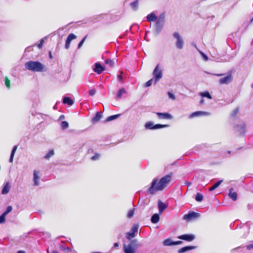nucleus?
I'll list each match as a JSON object with an SVG mask.
<instances>
[{"mask_svg":"<svg viewBox=\"0 0 253 253\" xmlns=\"http://www.w3.org/2000/svg\"><path fill=\"white\" fill-rule=\"evenodd\" d=\"M172 173L170 172L163 177H162L159 182L158 179L154 178L152 182L150 187L148 188L147 192L148 194L154 195L157 191L163 190L167 185L170 181L172 178Z\"/></svg>","mask_w":253,"mask_h":253,"instance_id":"nucleus-1","label":"nucleus"},{"mask_svg":"<svg viewBox=\"0 0 253 253\" xmlns=\"http://www.w3.org/2000/svg\"><path fill=\"white\" fill-rule=\"evenodd\" d=\"M25 68L33 72H44L47 71L46 66L38 61H29L25 63Z\"/></svg>","mask_w":253,"mask_h":253,"instance_id":"nucleus-2","label":"nucleus"},{"mask_svg":"<svg viewBox=\"0 0 253 253\" xmlns=\"http://www.w3.org/2000/svg\"><path fill=\"white\" fill-rule=\"evenodd\" d=\"M166 22L165 13H161L158 16V18L155 21L154 25V32L158 35L162 31Z\"/></svg>","mask_w":253,"mask_h":253,"instance_id":"nucleus-3","label":"nucleus"},{"mask_svg":"<svg viewBox=\"0 0 253 253\" xmlns=\"http://www.w3.org/2000/svg\"><path fill=\"white\" fill-rule=\"evenodd\" d=\"M138 248V244L137 239L130 240L128 245H123V251L125 253H135L136 250Z\"/></svg>","mask_w":253,"mask_h":253,"instance_id":"nucleus-4","label":"nucleus"},{"mask_svg":"<svg viewBox=\"0 0 253 253\" xmlns=\"http://www.w3.org/2000/svg\"><path fill=\"white\" fill-rule=\"evenodd\" d=\"M173 37L176 39L175 46L178 49H182L184 47V42L179 33L175 32L172 34Z\"/></svg>","mask_w":253,"mask_h":253,"instance_id":"nucleus-5","label":"nucleus"},{"mask_svg":"<svg viewBox=\"0 0 253 253\" xmlns=\"http://www.w3.org/2000/svg\"><path fill=\"white\" fill-rule=\"evenodd\" d=\"M152 74L154 79V84H156L163 77V70L160 68L159 64L156 65Z\"/></svg>","mask_w":253,"mask_h":253,"instance_id":"nucleus-6","label":"nucleus"},{"mask_svg":"<svg viewBox=\"0 0 253 253\" xmlns=\"http://www.w3.org/2000/svg\"><path fill=\"white\" fill-rule=\"evenodd\" d=\"M200 216V213L193 211H190L187 214H186L183 216V219L189 221L193 219L198 218Z\"/></svg>","mask_w":253,"mask_h":253,"instance_id":"nucleus-7","label":"nucleus"},{"mask_svg":"<svg viewBox=\"0 0 253 253\" xmlns=\"http://www.w3.org/2000/svg\"><path fill=\"white\" fill-rule=\"evenodd\" d=\"M233 80V76L231 73H229L228 75L219 80V83L221 84H227L230 83Z\"/></svg>","mask_w":253,"mask_h":253,"instance_id":"nucleus-8","label":"nucleus"},{"mask_svg":"<svg viewBox=\"0 0 253 253\" xmlns=\"http://www.w3.org/2000/svg\"><path fill=\"white\" fill-rule=\"evenodd\" d=\"M178 238L187 242H191L195 239V236L192 234H185L179 236Z\"/></svg>","mask_w":253,"mask_h":253,"instance_id":"nucleus-9","label":"nucleus"},{"mask_svg":"<svg viewBox=\"0 0 253 253\" xmlns=\"http://www.w3.org/2000/svg\"><path fill=\"white\" fill-rule=\"evenodd\" d=\"M155 113L159 119L170 120L172 119V115L169 113L156 112Z\"/></svg>","mask_w":253,"mask_h":253,"instance_id":"nucleus-10","label":"nucleus"},{"mask_svg":"<svg viewBox=\"0 0 253 253\" xmlns=\"http://www.w3.org/2000/svg\"><path fill=\"white\" fill-rule=\"evenodd\" d=\"M101 17H102V16L100 15L99 16H97L96 18L92 19L91 20H90V18H89L88 19H83L82 20H80V25L89 24L92 21H93V23H95L97 21H100V19Z\"/></svg>","mask_w":253,"mask_h":253,"instance_id":"nucleus-11","label":"nucleus"},{"mask_svg":"<svg viewBox=\"0 0 253 253\" xmlns=\"http://www.w3.org/2000/svg\"><path fill=\"white\" fill-rule=\"evenodd\" d=\"M104 70L103 66L99 62L94 64L93 70L98 74H100Z\"/></svg>","mask_w":253,"mask_h":253,"instance_id":"nucleus-12","label":"nucleus"},{"mask_svg":"<svg viewBox=\"0 0 253 253\" xmlns=\"http://www.w3.org/2000/svg\"><path fill=\"white\" fill-rule=\"evenodd\" d=\"M235 128L240 135H244L246 132V125L242 123L241 125H236Z\"/></svg>","mask_w":253,"mask_h":253,"instance_id":"nucleus-13","label":"nucleus"},{"mask_svg":"<svg viewBox=\"0 0 253 253\" xmlns=\"http://www.w3.org/2000/svg\"><path fill=\"white\" fill-rule=\"evenodd\" d=\"M210 115V113L208 112L205 111H196L195 112L192 113L190 116L189 118H193L196 117H199L201 116H208Z\"/></svg>","mask_w":253,"mask_h":253,"instance_id":"nucleus-14","label":"nucleus"},{"mask_svg":"<svg viewBox=\"0 0 253 253\" xmlns=\"http://www.w3.org/2000/svg\"><path fill=\"white\" fill-rule=\"evenodd\" d=\"M77 38V36L74 34H70L68 35L65 42V47L66 49L69 48L70 43L73 40Z\"/></svg>","mask_w":253,"mask_h":253,"instance_id":"nucleus-15","label":"nucleus"},{"mask_svg":"<svg viewBox=\"0 0 253 253\" xmlns=\"http://www.w3.org/2000/svg\"><path fill=\"white\" fill-rule=\"evenodd\" d=\"M234 188L231 187L229 190L228 196L233 201H235L238 198V194L236 192H233Z\"/></svg>","mask_w":253,"mask_h":253,"instance_id":"nucleus-16","label":"nucleus"},{"mask_svg":"<svg viewBox=\"0 0 253 253\" xmlns=\"http://www.w3.org/2000/svg\"><path fill=\"white\" fill-rule=\"evenodd\" d=\"M158 18V16L156 15L154 12H152L146 16L147 20L149 22L155 21Z\"/></svg>","mask_w":253,"mask_h":253,"instance_id":"nucleus-17","label":"nucleus"},{"mask_svg":"<svg viewBox=\"0 0 253 253\" xmlns=\"http://www.w3.org/2000/svg\"><path fill=\"white\" fill-rule=\"evenodd\" d=\"M196 248V246H188L181 248L178 251V253H184L187 251L194 250Z\"/></svg>","mask_w":253,"mask_h":253,"instance_id":"nucleus-18","label":"nucleus"},{"mask_svg":"<svg viewBox=\"0 0 253 253\" xmlns=\"http://www.w3.org/2000/svg\"><path fill=\"white\" fill-rule=\"evenodd\" d=\"M39 171L36 170L34 171L33 176H34V184L35 186L39 185Z\"/></svg>","mask_w":253,"mask_h":253,"instance_id":"nucleus-19","label":"nucleus"},{"mask_svg":"<svg viewBox=\"0 0 253 253\" xmlns=\"http://www.w3.org/2000/svg\"><path fill=\"white\" fill-rule=\"evenodd\" d=\"M158 206L160 213H161L167 208V206L160 200L158 202Z\"/></svg>","mask_w":253,"mask_h":253,"instance_id":"nucleus-20","label":"nucleus"},{"mask_svg":"<svg viewBox=\"0 0 253 253\" xmlns=\"http://www.w3.org/2000/svg\"><path fill=\"white\" fill-rule=\"evenodd\" d=\"M63 103L65 104L71 106L74 104V101L70 97L64 96L63 98Z\"/></svg>","mask_w":253,"mask_h":253,"instance_id":"nucleus-21","label":"nucleus"},{"mask_svg":"<svg viewBox=\"0 0 253 253\" xmlns=\"http://www.w3.org/2000/svg\"><path fill=\"white\" fill-rule=\"evenodd\" d=\"M139 0H135L130 3V6L132 10L137 11L138 9Z\"/></svg>","mask_w":253,"mask_h":253,"instance_id":"nucleus-22","label":"nucleus"},{"mask_svg":"<svg viewBox=\"0 0 253 253\" xmlns=\"http://www.w3.org/2000/svg\"><path fill=\"white\" fill-rule=\"evenodd\" d=\"M160 220V215L158 213H155L151 216V221L152 223L156 224L159 222Z\"/></svg>","mask_w":253,"mask_h":253,"instance_id":"nucleus-23","label":"nucleus"},{"mask_svg":"<svg viewBox=\"0 0 253 253\" xmlns=\"http://www.w3.org/2000/svg\"><path fill=\"white\" fill-rule=\"evenodd\" d=\"M101 117L102 115L101 113L99 112H97L96 113L95 116L92 119L91 121L93 123H97L100 120Z\"/></svg>","mask_w":253,"mask_h":253,"instance_id":"nucleus-24","label":"nucleus"},{"mask_svg":"<svg viewBox=\"0 0 253 253\" xmlns=\"http://www.w3.org/2000/svg\"><path fill=\"white\" fill-rule=\"evenodd\" d=\"M9 189L10 186L9 185V183L6 182L2 189L1 193L3 195L6 194L9 192Z\"/></svg>","mask_w":253,"mask_h":253,"instance_id":"nucleus-25","label":"nucleus"},{"mask_svg":"<svg viewBox=\"0 0 253 253\" xmlns=\"http://www.w3.org/2000/svg\"><path fill=\"white\" fill-rule=\"evenodd\" d=\"M222 182V180H218L217 181L215 182L211 187L209 188V190L210 191H213L220 185Z\"/></svg>","mask_w":253,"mask_h":253,"instance_id":"nucleus-26","label":"nucleus"},{"mask_svg":"<svg viewBox=\"0 0 253 253\" xmlns=\"http://www.w3.org/2000/svg\"><path fill=\"white\" fill-rule=\"evenodd\" d=\"M17 146H14L11 152L10 158H9V162L12 163L13 161V157L15 155V152L17 150Z\"/></svg>","mask_w":253,"mask_h":253,"instance_id":"nucleus-27","label":"nucleus"},{"mask_svg":"<svg viewBox=\"0 0 253 253\" xmlns=\"http://www.w3.org/2000/svg\"><path fill=\"white\" fill-rule=\"evenodd\" d=\"M155 125L152 122H148L145 124V127L147 129H154Z\"/></svg>","mask_w":253,"mask_h":253,"instance_id":"nucleus-28","label":"nucleus"},{"mask_svg":"<svg viewBox=\"0 0 253 253\" xmlns=\"http://www.w3.org/2000/svg\"><path fill=\"white\" fill-rule=\"evenodd\" d=\"M126 92V89L124 88H120L117 94V97L118 98H121L123 94H125Z\"/></svg>","mask_w":253,"mask_h":253,"instance_id":"nucleus-29","label":"nucleus"},{"mask_svg":"<svg viewBox=\"0 0 253 253\" xmlns=\"http://www.w3.org/2000/svg\"><path fill=\"white\" fill-rule=\"evenodd\" d=\"M163 244L166 246H173V241L171 239H167L164 240Z\"/></svg>","mask_w":253,"mask_h":253,"instance_id":"nucleus-30","label":"nucleus"},{"mask_svg":"<svg viewBox=\"0 0 253 253\" xmlns=\"http://www.w3.org/2000/svg\"><path fill=\"white\" fill-rule=\"evenodd\" d=\"M200 95L203 97H207L209 99H211V95L210 94L209 91H205L204 92H201Z\"/></svg>","mask_w":253,"mask_h":253,"instance_id":"nucleus-31","label":"nucleus"},{"mask_svg":"<svg viewBox=\"0 0 253 253\" xmlns=\"http://www.w3.org/2000/svg\"><path fill=\"white\" fill-rule=\"evenodd\" d=\"M120 116V114H116V115H114L109 116L108 117H107L106 118L105 121L108 122H110V121L114 120L117 119Z\"/></svg>","mask_w":253,"mask_h":253,"instance_id":"nucleus-32","label":"nucleus"},{"mask_svg":"<svg viewBox=\"0 0 253 253\" xmlns=\"http://www.w3.org/2000/svg\"><path fill=\"white\" fill-rule=\"evenodd\" d=\"M135 236V234L134 233H132L131 232H128L126 233V238L130 241L131 239L134 238Z\"/></svg>","mask_w":253,"mask_h":253,"instance_id":"nucleus-33","label":"nucleus"},{"mask_svg":"<svg viewBox=\"0 0 253 253\" xmlns=\"http://www.w3.org/2000/svg\"><path fill=\"white\" fill-rule=\"evenodd\" d=\"M54 154V152L53 150H50L48 151V152L44 156V158L48 160L50 157L53 156Z\"/></svg>","mask_w":253,"mask_h":253,"instance_id":"nucleus-34","label":"nucleus"},{"mask_svg":"<svg viewBox=\"0 0 253 253\" xmlns=\"http://www.w3.org/2000/svg\"><path fill=\"white\" fill-rule=\"evenodd\" d=\"M203 195L200 193H197L195 196V200L197 202H201L203 201Z\"/></svg>","mask_w":253,"mask_h":253,"instance_id":"nucleus-35","label":"nucleus"},{"mask_svg":"<svg viewBox=\"0 0 253 253\" xmlns=\"http://www.w3.org/2000/svg\"><path fill=\"white\" fill-rule=\"evenodd\" d=\"M169 126V125H161V124H156V125H155V126H154V129H160V128H165V127H168Z\"/></svg>","mask_w":253,"mask_h":253,"instance_id":"nucleus-36","label":"nucleus"},{"mask_svg":"<svg viewBox=\"0 0 253 253\" xmlns=\"http://www.w3.org/2000/svg\"><path fill=\"white\" fill-rule=\"evenodd\" d=\"M100 158V154L98 153H95L93 156L90 158V160L93 161L98 160Z\"/></svg>","mask_w":253,"mask_h":253,"instance_id":"nucleus-37","label":"nucleus"},{"mask_svg":"<svg viewBox=\"0 0 253 253\" xmlns=\"http://www.w3.org/2000/svg\"><path fill=\"white\" fill-rule=\"evenodd\" d=\"M69 124L66 121H63L61 123V127L62 129H66L68 127Z\"/></svg>","mask_w":253,"mask_h":253,"instance_id":"nucleus-38","label":"nucleus"},{"mask_svg":"<svg viewBox=\"0 0 253 253\" xmlns=\"http://www.w3.org/2000/svg\"><path fill=\"white\" fill-rule=\"evenodd\" d=\"M138 229V226L137 224H134L131 229V232L134 233L135 234V233L137 232Z\"/></svg>","mask_w":253,"mask_h":253,"instance_id":"nucleus-39","label":"nucleus"},{"mask_svg":"<svg viewBox=\"0 0 253 253\" xmlns=\"http://www.w3.org/2000/svg\"><path fill=\"white\" fill-rule=\"evenodd\" d=\"M12 210V206H9L6 208V210L2 213H3L4 215H6L8 213H9L10 211H11Z\"/></svg>","mask_w":253,"mask_h":253,"instance_id":"nucleus-40","label":"nucleus"},{"mask_svg":"<svg viewBox=\"0 0 253 253\" xmlns=\"http://www.w3.org/2000/svg\"><path fill=\"white\" fill-rule=\"evenodd\" d=\"M60 249L62 251H66L67 252H69L71 251V249L69 247H66L63 245H60L59 246Z\"/></svg>","mask_w":253,"mask_h":253,"instance_id":"nucleus-41","label":"nucleus"},{"mask_svg":"<svg viewBox=\"0 0 253 253\" xmlns=\"http://www.w3.org/2000/svg\"><path fill=\"white\" fill-rule=\"evenodd\" d=\"M4 82H5V84L6 87L8 89H9L10 88V81L9 80V79L7 77H5V78H4Z\"/></svg>","mask_w":253,"mask_h":253,"instance_id":"nucleus-42","label":"nucleus"},{"mask_svg":"<svg viewBox=\"0 0 253 253\" xmlns=\"http://www.w3.org/2000/svg\"><path fill=\"white\" fill-rule=\"evenodd\" d=\"M134 209H131L128 211L127 214V216L128 218H130L133 216V215H134Z\"/></svg>","mask_w":253,"mask_h":253,"instance_id":"nucleus-43","label":"nucleus"},{"mask_svg":"<svg viewBox=\"0 0 253 253\" xmlns=\"http://www.w3.org/2000/svg\"><path fill=\"white\" fill-rule=\"evenodd\" d=\"M5 216L6 215L3 213H2V214L0 215V224H2L5 222Z\"/></svg>","mask_w":253,"mask_h":253,"instance_id":"nucleus-44","label":"nucleus"},{"mask_svg":"<svg viewBox=\"0 0 253 253\" xmlns=\"http://www.w3.org/2000/svg\"><path fill=\"white\" fill-rule=\"evenodd\" d=\"M201 55L203 59V60L205 61H207L208 60V56L205 54L204 52L200 51Z\"/></svg>","mask_w":253,"mask_h":253,"instance_id":"nucleus-45","label":"nucleus"},{"mask_svg":"<svg viewBox=\"0 0 253 253\" xmlns=\"http://www.w3.org/2000/svg\"><path fill=\"white\" fill-rule=\"evenodd\" d=\"M153 81V79H151L150 80H149L148 81H147L145 84V86L149 87V86H151L152 85Z\"/></svg>","mask_w":253,"mask_h":253,"instance_id":"nucleus-46","label":"nucleus"},{"mask_svg":"<svg viewBox=\"0 0 253 253\" xmlns=\"http://www.w3.org/2000/svg\"><path fill=\"white\" fill-rule=\"evenodd\" d=\"M239 112V109L238 108H235L231 113V116L232 117H235Z\"/></svg>","mask_w":253,"mask_h":253,"instance_id":"nucleus-47","label":"nucleus"},{"mask_svg":"<svg viewBox=\"0 0 253 253\" xmlns=\"http://www.w3.org/2000/svg\"><path fill=\"white\" fill-rule=\"evenodd\" d=\"M105 63L109 64L111 66H112L114 64V62L111 59H106L105 60Z\"/></svg>","mask_w":253,"mask_h":253,"instance_id":"nucleus-48","label":"nucleus"},{"mask_svg":"<svg viewBox=\"0 0 253 253\" xmlns=\"http://www.w3.org/2000/svg\"><path fill=\"white\" fill-rule=\"evenodd\" d=\"M43 42H44V39H42L40 41V43H39V44H36V45H37V46H38L39 48H41L42 47Z\"/></svg>","mask_w":253,"mask_h":253,"instance_id":"nucleus-49","label":"nucleus"},{"mask_svg":"<svg viewBox=\"0 0 253 253\" xmlns=\"http://www.w3.org/2000/svg\"><path fill=\"white\" fill-rule=\"evenodd\" d=\"M168 95L170 98H171L173 100H174L175 99V95L173 93H172L170 92H168Z\"/></svg>","mask_w":253,"mask_h":253,"instance_id":"nucleus-50","label":"nucleus"},{"mask_svg":"<svg viewBox=\"0 0 253 253\" xmlns=\"http://www.w3.org/2000/svg\"><path fill=\"white\" fill-rule=\"evenodd\" d=\"M96 93V90L95 89H92L89 90V94L90 96L94 95Z\"/></svg>","mask_w":253,"mask_h":253,"instance_id":"nucleus-51","label":"nucleus"},{"mask_svg":"<svg viewBox=\"0 0 253 253\" xmlns=\"http://www.w3.org/2000/svg\"><path fill=\"white\" fill-rule=\"evenodd\" d=\"M183 243L181 241H173V245H177L181 244Z\"/></svg>","mask_w":253,"mask_h":253,"instance_id":"nucleus-52","label":"nucleus"},{"mask_svg":"<svg viewBox=\"0 0 253 253\" xmlns=\"http://www.w3.org/2000/svg\"><path fill=\"white\" fill-rule=\"evenodd\" d=\"M86 38V36H85L81 41H80V48L81 47V46H82L83 44L84 43V42L85 41V40Z\"/></svg>","mask_w":253,"mask_h":253,"instance_id":"nucleus-53","label":"nucleus"},{"mask_svg":"<svg viewBox=\"0 0 253 253\" xmlns=\"http://www.w3.org/2000/svg\"><path fill=\"white\" fill-rule=\"evenodd\" d=\"M118 80H119L120 82H123V76H122V75H118Z\"/></svg>","mask_w":253,"mask_h":253,"instance_id":"nucleus-54","label":"nucleus"},{"mask_svg":"<svg viewBox=\"0 0 253 253\" xmlns=\"http://www.w3.org/2000/svg\"><path fill=\"white\" fill-rule=\"evenodd\" d=\"M247 249L249 250H250L251 249L253 250V245L250 244L247 246Z\"/></svg>","mask_w":253,"mask_h":253,"instance_id":"nucleus-55","label":"nucleus"},{"mask_svg":"<svg viewBox=\"0 0 253 253\" xmlns=\"http://www.w3.org/2000/svg\"><path fill=\"white\" fill-rule=\"evenodd\" d=\"M119 247V243H115L113 245V247L112 248V250L113 249H116Z\"/></svg>","mask_w":253,"mask_h":253,"instance_id":"nucleus-56","label":"nucleus"},{"mask_svg":"<svg viewBox=\"0 0 253 253\" xmlns=\"http://www.w3.org/2000/svg\"><path fill=\"white\" fill-rule=\"evenodd\" d=\"M65 119V116L64 115H61L60 116V117H59V119L58 120H64Z\"/></svg>","mask_w":253,"mask_h":253,"instance_id":"nucleus-57","label":"nucleus"},{"mask_svg":"<svg viewBox=\"0 0 253 253\" xmlns=\"http://www.w3.org/2000/svg\"><path fill=\"white\" fill-rule=\"evenodd\" d=\"M185 184L188 186H189L190 185H191V183L188 181H185Z\"/></svg>","mask_w":253,"mask_h":253,"instance_id":"nucleus-58","label":"nucleus"},{"mask_svg":"<svg viewBox=\"0 0 253 253\" xmlns=\"http://www.w3.org/2000/svg\"><path fill=\"white\" fill-rule=\"evenodd\" d=\"M204 103V99L203 98H202L201 100L200 101V104L202 105Z\"/></svg>","mask_w":253,"mask_h":253,"instance_id":"nucleus-59","label":"nucleus"},{"mask_svg":"<svg viewBox=\"0 0 253 253\" xmlns=\"http://www.w3.org/2000/svg\"><path fill=\"white\" fill-rule=\"evenodd\" d=\"M215 75L216 76L219 77V76H222L224 75V74H215Z\"/></svg>","mask_w":253,"mask_h":253,"instance_id":"nucleus-60","label":"nucleus"},{"mask_svg":"<svg viewBox=\"0 0 253 253\" xmlns=\"http://www.w3.org/2000/svg\"><path fill=\"white\" fill-rule=\"evenodd\" d=\"M17 253H26L25 252L23 251H19L17 252Z\"/></svg>","mask_w":253,"mask_h":253,"instance_id":"nucleus-61","label":"nucleus"},{"mask_svg":"<svg viewBox=\"0 0 253 253\" xmlns=\"http://www.w3.org/2000/svg\"><path fill=\"white\" fill-rule=\"evenodd\" d=\"M49 57L50 59L52 58V56L50 51L49 52Z\"/></svg>","mask_w":253,"mask_h":253,"instance_id":"nucleus-62","label":"nucleus"},{"mask_svg":"<svg viewBox=\"0 0 253 253\" xmlns=\"http://www.w3.org/2000/svg\"><path fill=\"white\" fill-rule=\"evenodd\" d=\"M51 253H59L57 251H53Z\"/></svg>","mask_w":253,"mask_h":253,"instance_id":"nucleus-63","label":"nucleus"},{"mask_svg":"<svg viewBox=\"0 0 253 253\" xmlns=\"http://www.w3.org/2000/svg\"><path fill=\"white\" fill-rule=\"evenodd\" d=\"M227 153L228 154H231V151L228 150V151H227Z\"/></svg>","mask_w":253,"mask_h":253,"instance_id":"nucleus-64","label":"nucleus"}]
</instances>
